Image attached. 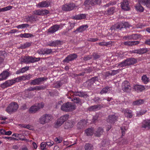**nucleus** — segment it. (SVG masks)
<instances>
[{
  "instance_id": "f257e3e1",
  "label": "nucleus",
  "mask_w": 150,
  "mask_h": 150,
  "mask_svg": "<svg viewBox=\"0 0 150 150\" xmlns=\"http://www.w3.org/2000/svg\"><path fill=\"white\" fill-rule=\"evenodd\" d=\"M76 109L75 105L69 102L64 104L61 107V109L62 110L66 112L72 111Z\"/></svg>"
},
{
  "instance_id": "f03ea898",
  "label": "nucleus",
  "mask_w": 150,
  "mask_h": 150,
  "mask_svg": "<svg viewBox=\"0 0 150 150\" xmlns=\"http://www.w3.org/2000/svg\"><path fill=\"white\" fill-rule=\"evenodd\" d=\"M44 104L42 102L38 103L37 105L31 106L28 110L30 113L34 114L39 111L44 106Z\"/></svg>"
},
{
  "instance_id": "7ed1b4c3",
  "label": "nucleus",
  "mask_w": 150,
  "mask_h": 150,
  "mask_svg": "<svg viewBox=\"0 0 150 150\" xmlns=\"http://www.w3.org/2000/svg\"><path fill=\"white\" fill-rule=\"evenodd\" d=\"M18 108V105L17 103L13 102L10 104L7 108L6 111L8 113L11 114L17 111Z\"/></svg>"
},
{
  "instance_id": "20e7f679",
  "label": "nucleus",
  "mask_w": 150,
  "mask_h": 150,
  "mask_svg": "<svg viewBox=\"0 0 150 150\" xmlns=\"http://www.w3.org/2000/svg\"><path fill=\"white\" fill-rule=\"evenodd\" d=\"M52 116L50 114H45L41 116L39 119V122L40 124L44 125L51 121Z\"/></svg>"
},
{
  "instance_id": "39448f33",
  "label": "nucleus",
  "mask_w": 150,
  "mask_h": 150,
  "mask_svg": "<svg viewBox=\"0 0 150 150\" xmlns=\"http://www.w3.org/2000/svg\"><path fill=\"white\" fill-rule=\"evenodd\" d=\"M75 7V4L72 3H70L63 5L62 7V9L63 11H69L73 10Z\"/></svg>"
},
{
  "instance_id": "423d86ee",
  "label": "nucleus",
  "mask_w": 150,
  "mask_h": 150,
  "mask_svg": "<svg viewBox=\"0 0 150 150\" xmlns=\"http://www.w3.org/2000/svg\"><path fill=\"white\" fill-rule=\"evenodd\" d=\"M47 79V78L45 77L39 78L32 80L30 83V84L33 85H39L40 84L41 82L46 81Z\"/></svg>"
},
{
  "instance_id": "0eeeda50",
  "label": "nucleus",
  "mask_w": 150,
  "mask_h": 150,
  "mask_svg": "<svg viewBox=\"0 0 150 150\" xmlns=\"http://www.w3.org/2000/svg\"><path fill=\"white\" fill-rule=\"evenodd\" d=\"M100 0H86L84 3V4L85 6L90 5L94 6L96 5L100 4Z\"/></svg>"
},
{
  "instance_id": "6e6552de",
  "label": "nucleus",
  "mask_w": 150,
  "mask_h": 150,
  "mask_svg": "<svg viewBox=\"0 0 150 150\" xmlns=\"http://www.w3.org/2000/svg\"><path fill=\"white\" fill-rule=\"evenodd\" d=\"M122 88L125 92H129L131 89V87L129 82L127 81H124L122 83Z\"/></svg>"
},
{
  "instance_id": "1a4fd4ad",
  "label": "nucleus",
  "mask_w": 150,
  "mask_h": 150,
  "mask_svg": "<svg viewBox=\"0 0 150 150\" xmlns=\"http://www.w3.org/2000/svg\"><path fill=\"white\" fill-rule=\"evenodd\" d=\"M77 57V55L76 54L74 53L70 54L66 57L65 59L63 60V62L64 63H68L69 62L72 61L76 58Z\"/></svg>"
},
{
  "instance_id": "9d476101",
  "label": "nucleus",
  "mask_w": 150,
  "mask_h": 150,
  "mask_svg": "<svg viewBox=\"0 0 150 150\" xmlns=\"http://www.w3.org/2000/svg\"><path fill=\"white\" fill-rule=\"evenodd\" d=\"M121 7L122 10L125 11H129L130 8L129 5L128 1L127 0H123L121 3Z\"/></svg>"
},
{
  "instance_id": "9b49d317",
  "label": "nucleus",
  "mask_w": 150,
  "mask_h": 150,
  "mask_svg": "<svg viewBox=\"0 0 150 150\" xmlns=\"http://www.w3.org/2000/svg\"><path fill=\"white\" fill-rule=\"evenodd\" d=\"M16 81V80H8L1 84V87L3 88L8 87L15 83Z\"/></svg>"
},
{
  "instance_id": "f8f14e48",
  "label": "nucleus",
  "mask_w": 150,
  "mask_h": 150,
  "mask_svg": "<svg viewBox=\"0 0 150 150\" xmlns=\"http://www.w3.org/2000/svg\"><path fill=\"white\" fill-rule=\"evenodd\" d=\"M33 13L38 15H46L49 13V11L48 10H38L34 11Z\"/></svg>"
},
{
  "instance_id": "ddd939ff",
  "label": "nucleus",
  "mask_w": 150,
  "mask_h": 150,
  "mask_svg": "<svg viewBox=\"0 0 150 150\" xmlns=\"http://www.w3.org/2000/svg\"><path fill=\"white\" fill-rule=\"evenodd\" d=\"M60 25H55L50 28L48 30V33L52 34L57 31L60 28Z\"/></svg>"
},
{
  "instance_id": "4468645a",
  "label": "nucleus",
  "mask_w": 150,
  "mask_h": 150,
  "mask_svg": "<svg viewBox=\"0 0 150 150\" xmlns=\"http://www.w3.org/2000/svg\"><path fill=\"white\" fill-rule=\"evenodd\" d=\"M122 112L124 113L125 116L127 118H131L133 116V114L131 110L128 109H124Z\"/></svg>"
},
{
  "instance_id": "2eb2a0df",
  "label": "nucleus",
  "mask_w": 150,
  "mask_h": 150,
  "mask_svg": "<svg viewBox=\"0 0 150 150\" xmlns=\"http://www.w3.org/2000/svg\"><path fill=\"white\" fill-rule=\"evenodd\" d=\"M10 76V73L7 71H4L0 74V81L6 79Z\"/></svg>"
},
{
  "instance_id": "dca6fc26",
  "label": "nucleus",
  "mask_w": 150,
  "mask_h": 150,
  "mask_svg": "<svg viewBox=\"0 0 150 150\" xmlns=\"http://www.w3.org/2000/svg\"><path fill=\"white\" fill-rule=\"evenodd\" d=\"M117 119V117L114 115H110L108 116L107 121L110 123H114Z\"/></svg>"
},
{
  "instance_id": "f3484780",
  "label": "nucleus",
  "mask_w": 150,
  "mask_h": 150,
  "mask_svg": "<svg viewBox=\"0 0 150 150\" xmlns=\"http://www.w3.org/2000/svg\"><path fill=\"white\" fill-rule=\"evenodd\" d=\"M87 123L86 121L84 119L81 120L79 122L77 125V127L78 129L83 128Z\"/></svg>"
},
{
  "instance_id": "a211bd4d",
  "label": "nucleus",
  "mask_w": 150,
  "mask_h": 150,
  "mask_svg": "<svg viewBox=\"0 0 150 150\" xmlns=\"http://www.w3.org/2000/svg\"><path fill=\"white\" fill-rule=\"evenodd\" d=\"M126 61L128 66L133 65L137 62V59L134 58H128L126 59Z\"/></svg>"
},
{
  "instance_id": "6ab92c4d",
  "label": "nucleus",
  "mask_w": 150,
  "mask_h": 150,
  "mask_svg": "<svg viewBox=\"0 0 150 150\" xmlns=\"http://www.w3.org/2000/svg\"><path fill=\"white\" fill-rule=\"evenodd\" d=\"M27 64L30 63H33L39 61L40 59L39 58H33L31 57H26Z\"/></svg>"
},
{
  "instance_id": "aec40b11",
  "label": "nucleus",
  "mask_w": 150,
  "mask_h": 150,
  "mask_svg": "<svg viewBox=\"0 0 150 150\" xmlns=\"http://www.w3.org/2000/svg\"><path fill=\"white\" fill-rule=\"evenodd\" d=\"M50 5V2L49 1H45L39 3L37 6L40 7H48Z\"/></svg>"
},
{
  "instance_id": "412c9836",
  "label": "nucleus",
  "mask_w": 150,
  "mask_h": 150,
  "mask_svg": "<svg viewBox=\"0 0 150 150\" xmlns=\"http://www.w3.org/2000/svg\"><path fill=\"white\" fill-rule=\"evenodd\" d=\"M142 127L143 128L150 129V119L145 120L142 122Z\"/></svg>"
},
{
  "instance_id": "4be33fe9",
  "label": "nucleus",
  "mask_w": 150,
  "mask_h": 150,
  "mask_svg": "<svg viewBox=\"0 0 150 150\" xmlns=\"http://www.w3.org/2000/svg\"><path fill=\"white\" fill-rule=\"evenodd\" d=\"M74 124V122L73 121L66 122L65 123L64 127L65 129L71 128L73 127Z\"/></svg>"
},
{
  "instance_id": "5701e85b",
  "label": "nucleus",
  "mask_w": 150,
  "mask_h": 150,
  "mask_svg": "<svg viewBox=\"0 0 150 150\" xmlns=\"http://www.w3.org/2000/svg\"><path fill=\"white\" fill-rule=\"evenodd\" d=\"M88 28L87 25H85L80 26L78 28H77L76 30L74 31L73 32L75 33L76 32H81L84 30H86V29Z\"/></svg>"
},
{
  "instance_id": "b1692460",
  "label": "nucleus",
  "mask_w": 150,
  "mask_h": 150,
  "mask_svg": "<svg viewBox=\"0 0 150 150\" xmlns=\"http://www.w3.org/2000/svg\"><path fill=\"white\" fill-rule=\"evenodd\" d=\"M102 107V106L100 105H94L90 106L89 108V111H95L97 110L100 109Z\"/></svg>"
},
{
  "instance_id": "393cba45",
  "label": "nucleus",
  "mask_w": 150,
  "mask_h": 150,
  "mask_svg": "<svg viewBox=\"0 0 150 150\" xmlns=\"http://www.w3.org/2000/svg\"><path fill=\"white\" fill-rule=\"evenodd\" d=\"M86 18V15L85 14H80L75 15L73 17V18L76 20H81L84 19Z\"/></svg>"
},
{
  "instance_id": "a878e982",
  "label": "nucleus",
  "mask_w": 150,
  "mask_h": 150,
  "mask_svg": "<svg viewBox=\"0 0 150 150\" xmlns=\"http://www.w3.org/2000/svg\"><path fill=\"white\" fill-rule=\"evenodd\" d=\"M103 128L101 127H99L96 131L95 134L96 136L99 137L103 134Z\"/></svg>"
},
{
  "instance_id": "bb28decb",
  "label": "nucleus",
  "mask_w": 150,
  "mask_h": 150,
  "mask_svg": "<svg viewBox=\"0 0 150 150\" xmlns=\"http://www.w3.org/2000/svg\"><path fill=\"white\" fill-rule=\"evenodd\" d=\"M84 149L85 150H93L94 147L92 144L88 143L85 144Z\"/></svg>"
},
{
  "instance_id": "cd10ccee",
  "label": "nucleus",
  "mask_w": 150,
  "mask_h": 150,
  "mask_svg": "<svg viewBox=\"0 0 150 150\" xmlns=\"http://www.w3.org/2000/svg\"><path fill=\"white\" fill-rule=\"evenodd\" d=\"M142 3H140L139 1V3L137 4L135 6L136 10L142 12L144 10V8L141 5V4H142Z\"/></svg>"
},
{
  "instance_id": "c85d7f7f",
  "label": "nucleus",
  "mask_w": 150,
  "mask_h": 150,
  "mask_svg": "<svg viewBox=\"0 0 150 150\" xmlns=\"http://www.w3.org/2000/svg\"><path fill=\"white\" fill-rule=\"evenodd\" d=\"M134 88L136 91H142L146 88L144 86L141 85H136L134 86Z\"/></svg>"
},
{
  "instance_id": "c756f323",
  "label": "nucleus",
  "mask_w": 150,
  "mask_h": 150,
  "mask_svg": "<svg viewBox=\"0 0 150 150\" xmlns=\"http://www.w3.org/2000/svg\"><path fill=\"white\" fill-rule=\"evenodd\" d=\"M85 133L88 136L92 135L93 133V128H88L85 130Z\"/></svg>"
},
{
  "instance_id": "7c9ffc66",
  "label": "nucleus",
  "mask_w": 150,
  "mask_h": 150,
  "mask_svg": "<svg viewBox=\"0 0 150 150\" xmlns=\"http://www.w3.org/2000/svg\"><path fill=\"white\" fill-rule=\"evenodd\" d=\"M138 1L145 4L147 7L150 8V0H138Z\"/></svg>"
},
{
  "instance_id": "2f4dec72",
  "label": "nucleus",
  "mask_w": 150,
  "mask_h": 150,
  "mask_svg": "<svg viewBox=\"0 0 150 150\" xmlns=\"http://www.w3.org/2000/svg\"><path fill=\"white\" fill-rule=\"evenodd\" d=\"M71 101L74 103L79 104L80 105H81L82 104L81 100L78 97H74L72 99Z\"/></svg>"
},
{
  "instance_id": "473e14b6",
  "label": "nucleus",
  "mask_w": 150,
  "mask_h": 150,
  "mask_svg": "<svg viewBox=\"0 0 150 150\" xmlns=\"http://www.w3.org/2000/svg\"><path fill=\"white\" fill-rule=\"evenodd\" d=\"M144 100L143 99H139L134 101L132 103L133 105H139L143 103Z\"/></svg>"
},
{
  "instance_id": "72a5a7b5",
  "label": "nucleus",
  "mask_w": 150,
  "mask_h": 150,
  "mask_svg": "<svg viewBox=\"0 0 150 150\" xmlns=\"http://www.w3.org/2000/svg\"><path fill=\"white\" fill-rule=\"evenodd\" d=\"M52 52V50L49 49H44L42 51H41V54H49Z\"/></svg>"
},
{
  "instance_id": "f704fd0d",
  "label": "nucleus",
  "mask_w": 150,
  "mask_h": 150,
  "mask_svg": "<svg viewBox=\"0 0 150 150\" xmlns=\"http://www.w3.org/2000/svg\"><path fill=\"white\" fill-rule=\"evenodd\" d=\"M61 41L59 40H57L55 41H53L51 42H50L49 45H48L51 46H56L59 45L60 44Z\"/></svg>"
},
{
  "instance_id": "c9c22d12",
  "label": "nucleus",
  "mask_w": 150,
  "mask_h": 150,
  "mask_svg": "<svg viewBox=\"0 0 150 150\" xmlns=\"http://www.w3.org/2000/svg\"><path fill=\"white\" fill-rule=\"evenodd\" d=\"M110 88V87L108 86H106L105 87L103 88L100 92V94H102L104 93H107L110 90L109 89Z\"/></svg>"
},
{
  "instance_id": "e433bc0d",
  "label": "nucleus",
  "mask_w": 150,
  "mask_h": 150,
  "mask_svg": "<svg viewBox=\"0 0 150 150\" xmlns=\"http://www.w3.org/2000/svg\"><path fill=\"white\" fill-rule=\"evenodd\" d=\"M69 117V115L66 114L61 116L59 119H60V120H61L64 123V122H65L68 119Z\"/></svg>"
},
{
  "instance_id": "4c0bfd02",
  "label": "nucleus",
  "mask_w": 150,
  "mask_h": 150,
  "mask_svg": "<svg viewBox=\"0 0 150 150\" xmlns=\"http://www.w3.org/2000/svg\"><path fill=\"white\" fill-rule=\"evenodd\" d=\"M91 82L92 83H95L98 85H99V83H97L98 82V77L96 76L92 78L90 80Z\"/></svg>"
},
{
  "instance_id": "58836bf2",
  "label": "nucleus",
  "mask_w": 150,
  "mask_h": 150,
  "mask_svg": "<svg viewBox=\"0 0 150 150\" xmlns=\"http://www.w3.org/2000/svg\"><path fill=\"white\" fill-rule=\"evenodd\" d=\"M19 36L21 38H28L29 37L33 36V35L32 34L30 33H25L23 34H21Z\"/></svg>"
},
{
  "instance_id": "ea45409f",
  "label": "nucleus",
  "mask_w": 150,
  "mask_h": 150,
  "mask_svg": "<svg viewBox=\"0 0 150 150\" xmlns=\"http://www.w3.org/2000/svg\"><path fill=\"white\" fill-rule=\"evenodd\" d=\"M4 52L0 51V64L2 63L4 61L5 57Z\"/></svg>"
},
{
  "instance_id": "a19ab883",
  "label": "nucleus",
  "mask_w": 150,
  "mask_h": 150,
  "mask_svg": "<svg viewBox=\"0 0 150 150\" xmlns=\"http://www.w3.org/2000/svg\"><path fill=\"white\" fill-rule=\"evenodd\" d=\"M31 42H26L23 45H22L21 48L22 49H25L30 46L31 45Z\"/></svg>"
},
{
  "instance_id": "79ce46f5",
  "label": "nucleus",
  "mask_w": 150,
  "mask_h": 150,
  "mask_svg": "<svg viewBox=\"0 0 150 150\" xmlns=\"http://www.w3.org/2000/svg\"><path fill=\"white\" fill-rule=\"evenodd\" d=\"M80 97H83L85 98H87L89 96L86 92H83L82 91H80Z\"/></svg>"
},
{
  "instance_id": "37998d69",
  "label": "nucleus",
  "mask_w": 150,
  "mask_h": 150,
  "mask_svg": "<svg viewBox=\"0 0 150 150\" xmlns=\"http://www.w3.org/2000/svg\"><path fill=\"white\" fill-rule=\"evenodd\" d=\"M29 26V25L27 24H23L17 25L16 28H27Z\"/></svg>"
},
{
  "instance_id": "c03bdc74",
  "label": "nucleus",
  "mask_w": 150,
  "mask_h": 150,
  "mask_svg": "<svg viewBox=\"0 0 150 150\" xmlns=\"http://www.w3.org/2000/svg\"><path fill=\"white\" fill-rule=\"evenodd\" d=\"M142 79L143 82L146 84L149 81L148 78L145 75H143L142 77Z\"/></svg>"
},
{
  "instance_id": "a18cd8bd",
  "label": "nucleus",
  "mask_w": 150,
  "mask_h": 150,
  "mask_svg": "<svg viewBox=\"0 0 150 150\" xmlns=\"http://www.w3.org/2000/svg\"><path fill=\"white\" fill-rule=\"evenodd\" d=\"M127 64L126 59L125 60L121 62L118 64V66H119L121 67H124L127 66Z\"/></svg>"
},
{
  "instance_id": "49530a36",
  "label": "nucleus",
  "mask_w": 150,
  "mask_h": 150,
  "mask_svg": "<svg viewBox=\"0 0 150 150\" xmlns=\"http://www.w3.org/2000/svg\"><path fill=\"white\" fill-rule=\"evenodd\" d=\"M140 54H142L146 53L148 51V49L146 48H143L139 49Z\"/></svg>"
},
{
  "instance_id": "de8ad7c7",
  "label": "nucleus",
  "mask_w": 150,
  "mask_h": 150,
  "mask_svg": "<svg viewBox=\"0 0 150 150\" xmlns=\"http://www.w3.org/2000/svg\"><path fill=\"white\" fill-rule=\"evenodd\" d=\"M115 8L111 7L109 8L107 10V12L109 14H112L114 13Z\"/></svg>"
},
{
  "instance_id": "09e8293b",
  "label": "nucleus",
  "mask_w": 150,
  "mask_h": 150,
  "mask_svg": "<svg viewBox=\"0 0 150 150\" xmlns=\"http://www.w3.org/2000/svg\"><path fill=\"white\" fill-rule=\"evenodd\" d=\"M46 146L45 142H42L40 144V147L42 150H47L45 148Z\"/></svg>"
},
{
  "instance_id": "8fccbe9b",
  "label": "nucleus",
  "mask_w": 150,
  "mask_h": 150,
  "mask_svg": "<svg viewBox=\"0 0 150 150\" xmlns=\"http://www.w3.org/2000/svg\"><path fill=\"white\" fill-rule=\"evenodd\" d=\"M16 81H20L21 80H26L25 75H23L21 76H19L16 79Z\"/></svg>"
},
{
  "instance_id": "3c124183",
  "label": "nucleus",
  "mask_w": 150,
  "mask_h": 150,
  "mask_svg": "<svg viewBox=\"0 0 150 150\" xmlns=\"http://www.w3.org/2000/svg\"><path fill=\"white\" fill-rule=\"evenodd\" d=\"M93 57L94 59L96 60L100 58V55L98 54L97 53H93V54L92 57Z\"/></svg>"
},
{
  "instance_id": "603ef678",
  "label": "nucleus",
  "mask_w": 150,
  "mask_h": 150,
  "mask_svg": "<svg viewBox=\"0 0 150 150\" xmlns=\"http://www.w3.org/2000/svg\"><path fill=\"white\" fill-rule=\"evenodd\" d=\"M92 57V55H88L84 56L83 58V60L85 61H87V60L91 59Z\"/></svg>"
},
{
  "instance_id": "864d4df0",
  "label": "nucleus",
  "mask_w": 150,
  "mask_h": 150,
  "mask_svg": "<svg viewBox=\"0 0 150 150\" xmlns=\"http://www.w3.org/2000/svg\"><path fill=\"white\" fill-rule=\"evenodd\" d=\"M19 126L21 127L25 128L30 129V127L29 125H26L23 124H20Z\"/></svg>"
},
{
  "instance_id": "5fc2aeb1",
  "label": "nucleus",
  "mask_w": 150,
  "mask_h": 150,
  "mask_svg": "<svg viewBox=\"0 0 150 150\" xmlns=\"http://www.w3.org/2000/svg\"><path fill=\"white\" fill-rule=\"evenodd\" d=\"M132 39L137 40L140 38V35L137 34L132 35Z\"/></svg>"
},
{
  "instance_id": "6e6d98bb",
  "label": "nucleus",
  "mask_w": 150,
  "mask_h": 150,
  "mask_svg": "<svg viewBox=\"0 0 150 150\" xmlns=\"http://www.w3.org/2000/svg\"><path fill=\"white\" fill-rule=\"evenodd\" d=\"M112 76H113L116 75L119 72L118 70H111L110 71Z\"/></svg>"
},
{
  "instance_id": "4d7b16f0",
  "label": "nucleus",
  "mask_w": 150,
  "mask_h": 150,
  "mask_svg": "<svg viewBox=\"0 0 150 150\" xmlns=\"http://www.w3.org/2000/svg\"><path fill=\"white\" fill-rule=\"evenodd\" d=\"M64 123L60 119L58 120L56 122V125L57 127L61 126Z\"/></svg>"
},
{
  "instance_id": "13d9d810",
  "label": "nucleus",
  "mask_w": 150,
  "mask_h": 150,
  "mask_svg": "<svg viewBox=\"0 0 150 150\" xmlns=\"http://www.w3.org/2000/svg\"><path fill=\"white\" fill-rule=\"evenodd\" d=\"M23 136L24 137V138H21L19 137V138L18 139H16V138H15L14 137V139H14V140H16L17 141L20 140H24V141H26V142H28V141H29L28 139H25L24 137V136Z\"/></svg>"
},
{
  "instance_id": "bf43d9fd",
  "label": "nucleus",
  "mask_w": 150,
  "mask_h": 150,
  "mask_svg": "<svg viewBox=\"0 0 150 150\" xmlns=\"http://www.w3.org/2000/svg\"><path fill=\"white\" fill-rule=\"evenodd\" d=\"M121 130L122 136H124L125 134V131L126 130L124 126H122L121 128Z\"/></svg>"
},
{
  "instance_id": "052dcab7",
  "label": "nucleus",
  "mask_w": 150,
  "mask_h": 150,
  "mask_svg": "<svg viewBox=\"0 0 150 150\" xmlns=\"http://www.w3.org/2000/svg\"><path fill=\"white\" fill-rule=\"evenodd\" d=\"M116 23L117 24V26L118 29H119L120 30H121V29L122 28V23Z\"/></svg>"
},
{
  "instance_id": "680f3d73",
  "label": "nucleus",
  "mask_w": 150,
  "mask_h": 150,
  "mask_svg": "<svg viewBox=\"0 0 150 150\" xmlns=\"http://www.w3.org/2000/svg\"><path fill=\"white\" fill-rule=\"evenodd\" d=\"M123 38L125 40H132V35L124 36Z\"/></svg>"
},
{
  "instance_id": "e2e57ef3",
  "label": "nucleus",
  "mask_w": 150,
  "mask_h": 150,
  "mask_svg": "<svg viewBox=\"0 0 150 150\" xmlns=\"http://www.w3.org/2000/svg\"><path fill=\"white\" fill-rule=\"evenodd\" d=\"M29 67H26L22 68L21 69H20L21 73L24 72L25 71L28 70Z\"/></svg>"
},
{
  "instance_id": "0e129e2a",
  "label": "nucleus",
  "mask_w": 150,
  "mask_h": 150,
  "mask_svg": "<svg viewBox=\"0 0 150 150\" xmlns=\"http://www.w3.org/2000/svg\"><path fill=\"white\" fill-rule=\"evenodd\" d=\"M111 30H116L118 29L117 27V23L114 24L113 25H112L111 28Z\"/></svg>"
},
{
  "instance_id": "69168bd1",
  "label": "nucleus",
  "mask_w": 150,
  "mask_h": 150,
  "mask_svg": "<svg viewBox=\"0 0 150 150\" xmlns=\"http://www.w3.org/2000/svg\"><path fill=\"white\" fill-rule=\"evenodd\" d=\"M62 85V83L60 81H57L55 83V87L59 88Z\"/></svg>"
},
{
  "instance_id": "338daca9",
  "label": "nucleus",
  "mask_w": 150,
  "mask_h": 150,
  "mask_svg": "<svg viewBox=\"0 0 150 150\" xmlns=\"http://www.w3.org/2000/svg\"><path fill=\"white\" fill-rule=\"evenodd\" d=\"M132 41L125 42L124 43V44L125 45L130 46L132 45Z\"/></svg>"
},
{
  "instance_id": "774afa93",
  "label": "nucleus",
  "mask_w": 150,
  "mask_h": 150,
  "mask_svg": "<svg viewBox=\"0 0 150 150\" xmlns=\"http://www.w3.org/2000/svg\"><path fill=\"white\" fill-rule=\"evenodd\" d=\"M45 143L46 145L50 147L52 146L54 144V142L53 141H51L50 142H45Z\"/></svg>"
}]
</instances>
